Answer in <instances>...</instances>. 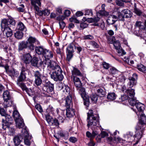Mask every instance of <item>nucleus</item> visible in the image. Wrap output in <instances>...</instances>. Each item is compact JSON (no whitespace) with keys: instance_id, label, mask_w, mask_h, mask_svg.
<instances>
[{"instance_id":"nucleus-5","label":"nucleus","mask_w":146,"mask_h":146,"mask_svg":"<svg viewBox=\"0 0 146 146\" xmlns=\"http://www.w3.org/2000/svg\"><path fill=\"white\" fill-rule=\"evenodd\" d=\"M40 64L44 67L47 68L49 70H53L57 65L54 61H52L49 58H45L43 61H41Z\"/></svg>"},{"instance_id":"nucleus-1","label":"nucleus","mask_w":146,"mask_h":146,"mask_svg":"<svg viewBox=\"0 0 146 146\" xmlns=\"http://www.w3.org/2000/svg\"><path fill=\"white\" fill-rule=\"evenodd\" d=\"M87 126L88 127L91 126H96L99 123V117L98 114H94L92 110H90L87 113Z\"/></svg>"},{"instance_id":"nucleus-49","label":"nucleus","mask_w":146,"mask_h":146,"mask_svg":"<svg viewBox=\"0 0 146 146\" xmlns=\"http://www.w3.org/2000/svg\"><path fill=\"white\" fill-rule=\"evenodd\" d=\"M46 111L48 113L53 114L54 113V110L52 106L50 105L47 108Z\"/></svg>"},{"instance_id":"nucleus-32","label":"nucleus","mask_w":146,"mask_h":146,"mask_svg":"<svg viewBox=\"0 0 146 146\" xmlns=\"http://www.w3.org/2000/svg\"><path fill=\"white\" fill-rule=\"evenodd\" d=\"M35 49L36 53L38 54L43 55L44 51L45 49H44L42 47L39 46L35 47Z\"/></svg>"},{"instance_id":"nucleus-27","label":"nucleus","mask_w":146,"mask_h":146,"mask_svg":"<svg viewBox=\"0 0 146 146\" xmlns=\"http://www.w3.org/2000/svg\"><path fill=\"white\" fill-rule=\"evenodd\" d=\"M72 97L71 96L69 95L66 98L65 106L66 108H69L72 104Z\"/></svg>"},{"instance_id":"nucleus-54","label":"nucleus","mask_w":146,"mask_h":146,"mask_svg":"<svg viewBox=\"0 0 146 146\" xmlns=\"http://www.w3.org/2000/svg\"><path fill=\"white\" fill-rule=\"evenodd\" d=\"M102 65L104 68L106 70H108L110 67V64L105 62H102Z\"/></svg>"},{"instance_id":"nucleus-56","label":"nucleus","mask_w":146,"mask_h":146,"mask_svg":"<svg viewBox=\"0 0 146 146\" xmlns=\"http://www.w3.org/2000/svg\"><path fill=\"white\" fill-rule=\"evenodd\" d=\"M100 18L98 16L95 17L94 18H90L89 19L88 21H90L91 22H97L99 21Z\"/></svg>"},{"instance_id":"nucleus-24","label":"nucleus","mask_w":146,"mask_h":146,"mask_svg":"<svg viewBox=\"0 0 146 146\" xmlns=\"http://www.w3.org/2000/svg\"><path fill=\"white\" fill-rule=\"evenodd\" d=\"M17 127L19 129L23 128L25 124L24 123L23 119L21 118L16 120L15 121Z\"/></svg>"},{"instance_id":"nucleus-63","label":"nucleus","mask_w":146,"mask_h":146,"mask_svg":"<svg viewBox=\"0 0 146 146\" xmlns=\"http://www.w3.org/2000/svg\"><path fill=\"white\" fill-rule=\"evenodd\" d=\"M69 141L73 143H75L78 140L77 138L74 137H71L69 139Z\"/></svg>"},{"instance_id":"nucleus-4","label":"nucleus","mask_w":146,"mask_h":146,"mask_svg":"<svg viewBox=\"0 0 146 146\" xmlns=\"http://www.w3.org/2000/svg\"><path fill=\"white\" fill-rule=\"evenodd\" d=\"M145 123L144 121H140L139 123L137 124L136 127V134L133 136H131L134 139L136 138L137 140H139L141 139L142 137V135L143 131V125H145Z\"/></svg>"},{"instance_id":"nucleus-40","label":"nucleus","mask_w":146,"mask_h":146,"mask_svg":"<svg viewBox=\"0 0 146 146\" xmlns=\"http://www.w3.org/2000/svg\"><path fill=\"white\" fill-rule=\"evenodd\" d=\"M77 89H79V92L81 96L84 99V97L86 95L85 89L83 88H77Z\"/></svg>"},{"instance_id":"nucleus-57","label":"nucleus","mask_w":146,"mask_h":146,"mask_svg":"<svg viewBox=\"0 0 146 146\" xmlns=\"http://www.w3.org/2000/svg\"><path fill=\"white\" fill-rule=\"evenodd\" d=\"M83 38L84 40H92L94 38V37L91 35H88L83 36Z\"/></svg>"},{"instance_id":"nucleus-30","label":"nucleus","mask_w":146,"mask_h":146,"mask_svg":"<svg viewBox=\"0 0 146 146\" xmlns=\"http://www.w3.org/2000/svg\"><path fill=\"white\" fill-rule=\"evenodd\" d=\"M9 76L11 77H17L18 76L19 73L17 72H16L15 70H10L7 73Z\"/></svg>"},{"instance_id":"nucleus-31","label":"nucleus","mask_w":146,"mask_h":146,"mask_svg":"<svg viewBox=\"0 0 146 146\" xmlns=\"http://www.w3.org/2000/svg\"><path fill=\"white\" fill-rule=\"evenodd\" d=\"M135 106L138 111L139 112H142L144 110L145 106L141 103H137L136 104Z\"/></svg>"},{"instance_id":"nucleus-11","label":"nucleus","mask_w":146,"mask_h":146,"mask_svg":"<svg viewBox=\"0 0 146 146\" xmlns=\"http://www.w3.org/2000/svg\"><path fill=\"white\" fill-rule=\"evenodd\" d=\"M138 78V75L136 73H134L132 77H129V82L128 84L129 88H131L135 85L136 82V80Z\"/></svg>"},{"instance_id":"nucleus-10","label":"nucleus","mask_w":146,"mask_h":146,"mask_svg":"<svg viewBox=\"0 0 146 146\" xmlns=\"http://www.w3.org/2000/svg\"><path fill=\"white\" fill-rule=\"evenodd\" d=\"M37 41L36 38L32 36L29 37L27 41L28 45V48L31 50H33L35 47L34 44Z\"/></svg>"},{"instance_id":"nucleus-15","label":"nucleus","mask_w":146,"mask_h":146,"mask_svg":"<svg viewBox=\"0 0 146 146\" xmlns=\"http://www.w3.org/2000/svg\"><path fill=\"white\" fill-rule=\"evenodd\" d=\"M73 80L74 86L76 88H80L82 87V83L80 79L78 77L71 78Z\"/></svg>"},{"instance_id":"nucleus-6","label":"nucleus","mask_w":146,"mask_h":146,"mask_svg":"<svg viewBox=\"0 0 146 146\" xmlns=\"http://www.w3.org/2000/svg\"><path fill=\"white\" fill-rule=\"evenodd\" d=\"M26 74L20 73L17 79V84L18 86L21 88L23 90L27 91L28 90V89L25 84L23 82L25 80Z\"/></svg>"},{"instance_id":"nucleus-9","label":"nucleus","mask_w":146,"mask_h":146,"mask_svg":"<svg viewBox=\"0 0 146 146\" xmlns=\"http://www.w3.org/2000/svg\"><path fill=\"white\" fill-rule=\"evenodd\" d=\"M44 87L46 88V91L48 93L52 94L54 92V84L48 81H46L44 85Z\"/></svg>"},{"instance_id":"nucleus-13","label":"nucleus","mask_w":146,"mask_h":146,"mask_svg":"<svg viewBox=\"0 0 146 146\" xmlns=\"http://www.w3.org/2000/svg\"><path fill=\"white\" fill-rule=\"evenodd\" d=\"M71 74V78L78 77V76H83L82 74L78 68L75 67H74L73 69L72 70Z\"/></svg>"},{"instance_id":"nucleus-28","label":"nucleus","mask_w":146,"mask_h":146,"mask_svg":"<svg viewBox=\"0 0 146 146\" xmlns=\"http://www.w3.org/2000/svg\"><path fill=\"white\" fill-rule=\"evenodd\" d=\"M122 12L123 13L125 17L128 18H130L132 16V13L131 11L127 9H124L122 11Z\"/></svg>"},{"instance_id":"nucleus-17","label":"nucleus","mask_w":146,"mask_h":146,"mask_svg":"<svg viewBox=\"0 0 146 146\" xmlns=\"http://www.w3.org/2000/svg\"><path fill=\"white\" fill-rule=\"evenodd\" d=\"M32 56L29 53H27L23 56L22 60L26 64L30 63L31 61Z\"/></svg>"},{"instance_id":"nucleus-29","label":"nucleus","mask_w":146,"mask_h":146,"mask_svg":"<svg viewBox=\"0 0 146 146\" xmlns=\"http://www.w3.org/2000/svg\"><path fill=\"white\" fill-rule=\"evenodd\" d=\"M17 29L20 31L25 32L27 31V29L24 24L21 22H19L17 25Z\"/></svg>"},{"instance_id":"nucleus-34","label":"nucleus","mask_w":146,"mask_h":146,"mask_svg":"<svg viewBox=\"0 0 146 146\" xmlns=\"http://www.w3.org/2000/svg\"><path fill=\"white\" fill-rule=\"evenodd\" d=\"M5 121L8 123L9 124H11L13 121V119L11 117L10 115L7 114L4 116V118Z\"/></svg>"},{"instance_id":"nucleus-43","label":"nucleus","mask_w":146,"mask_h":146,"mask_svg":"<svg viewBox=\"0 0 146 146\" xmlns=\"http://www.w3.org/2000/svg\"><path fill=\"white\" fill-rule=\"evenodd\" d=\"M97 94L100 97H103L105 95V92L102 89L100 88L97 90Z\"/></svg>"},{"instance_id":"nucleus-14","label":"nucleus","mask_w":146,"mask_h":146,"mask_svg":"<svg viewBox=\"0 0 146 146\" xmlns=\"http://www.w3.org/2000/svg\"><path fill=\"white\" fill-rule=\"evenodd\" d=\"M108 40L110 44H112L113 43V46L116 49L118 50L120 49V44L119 41L117 40L114 42L113 38L111 37L108 38Z\"/></svg>"},{"instance_id":"nucleus-50","label":"nucleus","mask_w":146,"mask_h":146,"mask_svg":"<svg viewBox=\"0 0 146 146\" xmlns=\"http://www.w3.org/2000/svg\"><path fill=\"white\" fill-rule=\"evenodd\" d=\"M42 80L41 78H35V83L37 86H40L42 84Z\"/></svg>"},{"instance_id":"nucleus-2","label":"nucleus","mask_w":146,"mask_h":146,"mask_svg":"<svg viewBox=\"0 0 146 146\" xmlns=\"http://www.w3.org/2000/svg\"><path fill=\"white\" fill-rule=\"evenodd\" d=\"M53 70H54V71L50 73L51 78L55 81H62L64 77L62 73V71L60 66L57 65Z\"/></svg>"},{"instance_id":"nucleus-59","label":"nucleus","mask_w":146,"mask_h":146,"mask_svg":"<svg viewBox=\"0 0 146 146\" xmlns=\"http://www.w3.org/2000/svg\"><path fill=\"white\" fill-rule=\"evenodd\" d=\"M59 135L62 137H66L68 136V133L67 132H65L63 131H60L59 133Z\"/></svg>"},{"instance_id":"nucleus-23","label":"nucleus","mask_w":146,"mask_h":146,"mask_svg":"<svg viewBox=\"0 0 146 146\" xmlns=\"http://www.w3.org/2000/svg\"><path fill=\"white\" fill-rule=\"evenodd\" d=\"M126 94L129 97V98H132L134 97L135 95V90L131 88L125 90Z\"/></svg>"},{"instance_id":"nucleus-26","label":"nucleus","mask_w":146,"mask_h":146,"mask_svg":"<svg viewBox=\"0 0 146 146\" xmlns=\"http://www.w3.org/2000/svg\"><path fill=\"white\" fill-rule=\"evenodd\" d=\"M28 48V45L26 41H23L19 43L18 46V50H22L24 49Z\"/></svg>"},{"instance_id":"nucleus-64","label":"nucleus","mask_w":146,"mask_h":146,"mask_svg":"<svg viewBox=\"0 0 146 146\" xmlns=\"http://www.w3.org/2000/svg\"><path fill=\"white\" fill-rule=\"evenodd\" d=\"M35 108L40 112L42 111V109L41 106L39 104H37L35 106Z\"/></svg>"},{"instance_id":"nucleus-7","label":"nucleus","mask_w":146,"mask_h":146,"mask_svg":"<svg viewBox=\"0 0 146 146\" xmlns=\"http://www.w3.org/2000/svg\"><path fill=\"white\" fill-rule=\"evenodd\" d=\"M16 24L15 21L13 19H4L1 20V27L2 29L9 28V25H15Z\"/></svg>"},{"instance_id":"nucleus-36","label":"nucleus","mask_w":146,"mask_h":146,"mask_svg":"<svg viewBox=\"0 0 146 146\" xmlns=\"http://www.w3.org/2000/svg\"><path fill=\"white\" fill-rule=\"evenodd\" d=\"M132 98H129L128 102L129 104L132 106H136V104L137 103V100L136 98L134 97H132Z\"/></svg>"},{"instance_id":"nucleus-16","label":"nucleus","mask_w":146,"mask_h":146,"mask_svg":"<svg viewBox=\"0 0 146 146\" xmlns=\"http://www.w3.org/2000/svg\"><path fill=\"white\" fill-rule=\"evenodd\" d=\"M117 19V17L115 15L110 16L107 19V23L109 25H112L116 21Z\"/></svg>"},{"instance_id":"nucleus-51","label":"nucleus","mask_w":146,"mask_h":146,"mask_svg":"<svg viewBox=\"0 0 146 146\" xmlns=\"http://www.w3.org/2000/svg\"><path fill=\"white\" fill-rule=\"evenodd\" d=\"M46 119L49 125L50 124H51V122L52 121L53 119L49 114H48L46 115Z\"/></svg>"},{"instance_id":"nucleus-18","label":"nucleus","mask_w":146,"mask_h":146,"mask_svg":"<svg viewBox=\"0 0 146 146\" xmlns=\"http://www.w3.org/2000/svg\"><path fill=\"white\" fill-rule=\"evenodd\" d=\"M66 115L68 117L70 118L74 116L75 115V110L72 108H67Z\"/></svg>"},{"instance_id":"nucleus-35","label":"nucleus","mask_w":146,"mask_h":146,"mask_svg":"<svg viewBox=\"0 0 146 146\" xmlns=\"http://www.w3.org/2000/svg\"><path fill=\"white\" fill-rule=\"evenodd\" d=\"M75 48L74 44L72 43H70L67 48V52L73 53L74 52V48Z\"/></svg>"},{"instance_id":"nucleus-45","label":"nucleus","mask_w":146,"mask_h":146,"mask_svg":"<svg viewBox=\"0 0 146 146\" xmlns=\"http://www.w3.org/2000/svg\"><path fill=\"white\" fill-rule=\"evenodd\" d=\"M107 98L110 100H115L116 98V95L114 93H111L108 94Z\"/></svg>"},{"instance_id":"nucleus-19","label":"nucleus","mask_w":146,"mask_h":146,"mask_svg":"<svg viewBox=\"0 0 146 146\" xmlns=\"http://www.w3.org/2000/svg\"><path fill=\"white\" fill-rule=\"evenodd\" d=\"M100 5H98L95 9V10L97 12V14H100L102 16H107L109 15V13L106 11L105 10L104 11H99V9H100Z\"/></svg>"},{"instance_id":"nucleus-62","label":"nucleus","mask_w":146,"mask_h":146,"mask_svg":"<svg viewBox=\"0 0 146 146\" xmlns=\"http://www.w3.org/2000/svg\"><path fill=\"white\" fill-rule=\"evenodd\" d=\"M85 15H91L92 16L93 15L92 11V10L87 9L85 11Z\"/></svg>"},{"instance_id":"nucleus-58","label":"nucleus","mask_w":146,"mask_h":146,"mask_svg":"<svg viewBox=\"0 0 146 146\" xmlns=\"http://www.w3.org/2000/svg\"><path fill=\"white\" fill-rule=\"evenodd\" d=\"M50 13V11L49 10L47 9H45L43 11H42L41 12V14L40 13V15H43L44 16L48 15Z\"/></svg>"},{"instance_id":"nucleus-3","label":"nucleus","mask_w":146,"mask_h":146,"mask_svg":"<svg viewBox=\"0 0 146 146\" xmlns=\"http://www.w3.org/2000/svg\"><path fill=\"white\" fill-rule=\"evenodd\" d=\"M53 70H54V71L50 73L51 78L55 81H62L64 77L62 73V71L60 66L57 65Z\"/></svg>"},{"instance_id":"nucleus-39","label":"nucleus","mask_w":146,"mask_h":146,"mask_svg":"<svg viewBox=\"0 0 146 146\" xmlns=\"http://www.w3.org/2000/svg\"><path fill=\"white\" fill-rule=\"evenodd\" d=\"M13 116L14 118L15 121L21 118V117L20 115L19 112L17 110H14L13 112Z\"/></svg>"},{"instance_id":"nucleus-33","label":"nucleus","mask_w":146,"mask_h":146,"mask_svg":"<svg viewBox=\"0 0 146 146\" xmlns=\"http://www.w3.org/2000/svg\"><path fill=\"white\" fill-rule=\"evenodd\" d=\"M15 36L16 38L18 39H21L23 36V34L21 31L17 30L16 32L15 33Z\"/></svg>"},{"instance_id":"nucleus-46","label":"nucleus","mask_w":146,"mask_h":146,"mask_svg":"<svg viewBox=\"0 0 146 146\" xmlns=\"http://www.w3.org/2000/svg\"><path fill=\"white\" fill-rule=\"evenodd\" d=\"M92 103H96L98 100V96L96 94H92L90 98Z\"/></svg>"},{"instance_id":"nucleus-8","label":"nucleus","mask_w":146,"mask_h":146,"mask_svg":"<svg viewBox=\"0 0 146 146\" xmlns=\"http://www.w3.org/2000/svg\"><path fill=\"white\" fill-rule=\"evenodd\" d=\"M22 133L23 135V138H24V142L25 145L29 146L31 144V142L30 141V138L31 137L28 132L26 129V127L23 128Z\"/></svg>"},{"instance_id":"nucleus-60","label":"nucleus","mask_w":146,"mask_h":146,"mask_svg":"<svg viewBox=\"0 0 146 146\" xmlns=\"http://www.w3.org/2000/svg\"><path fill=\"white\" fill-rule=\"evenodd\" d=\"M89 44L95 48H98L99 47V46L98 44L94 41L90 42Z\"/></svg>"},{"instance_id":"nucleus-61","label":"nucleus","mask_w":146,"mask_h":146,"mask_svg":"<svg viewBox=\"0 0 146 146\" xmlns=\"http://www.w3.org/2000/svg\"><path fill=\"white\" fill-rule=\"evenodd\" d=\"M115 2L116 4L118 6H123L124 5L123 2L122 0H116Z\"/></svg>"},{"instance_id":"nucleus-25","label":"nucleus","mask_w":146,"mask_h":146,"mask_svg":"<svg viewBox=\"0 0 146 146\" xmlns=\"http://www.w3.org/2000/svg\"><path fill=\"white\" fill-rule=\"evenodd\" d=\"M5 35L7 37H11L13 35V32L11 29L9 28H7L3 29Z\"/></svg>"},{"instance_id":"nucleus-44","label":"nucleus","mask_w":146,"mask_h":146,"mask_svg":"<svg viewBox=\"0 0 146 146\" xmlns=\"http://www.w3.org/2000/svg\"><path fill=\"white\" fill-rule=\"evenodd\" d=\"M2 128L4 130H6L7 128L10 125V124L5 121L4 119L2 118Z\"/></svg>"},{"instance_id":"nucleus-20","label":"nucleus","mask_w":146,"mask_h":146,"mask_svg":"<svg viewBox=\"0 0 146 146\" xmlns=\"http://www.w3.org/2000/svg\"><path fill=\"white\" fill-rule=\"evenodd\" d=\"M3 97L4 102L7 103L8 100L11 99V96L9 92L7 90L4 92L3 94Z\"/></svg>"},{"instance_id":"nucleus-47","label":"nucleus","mask_w":146,"mask_h":146,"mask_svg":"<svg viewBox=\"0 0 146 146\" xmlns=\"http://www.w3.org/2000/svg\"><path fill=\"white\" fill-rule=\"evenodd\" d=\"M51 123L50 124V125H54L57 127H59V122L56 118H55L54 119H52Z\"/></svg>"},{"instance_id":"nucleus-53","label":"nucleus","mask_w":146,"mask_h":146,"mask_svg":"<svg viewBox=\"0 0 146 146\" xmlns=\"http://www.w3.org/2000/svg\"><path fill=\"white\" fill-rule=\"evenodd\" d=\"M66 55V60L68 61H69L72 58L73 56V53L67 52Z\"/></svg>"},{"instance_id":"nucleus-42","label":"nucleus","mask_w":146,"mask_h":146,"mask_svg":"<svg viewBox=\"0 0 146 146\" xmlns=\"http://www.w3.org/2000/svg\"><path fill=\"white\" fill-rule=\"evenodd\" d=\"M110 74L112 75L117 74L118 72V70L115 68L113 67H110L109 70Z\"/></svg>"},{"instance_id":"nucleus-21","label":"nucleus","mask_w":146,"mask_h":146,"mask_svg":"<svg viewBox=\"0 0 146 146\" xmlns=\"http://www.w3.org/2000/svg\"><path fill=\"white\" fill-rule=\"evenodd\" d=\"M98 134V132L96 131H93L92 133H91L89 131L86 132V136L90 139V142L91 141H93L91 140L94 138L96 135Z\"/></svg>"},{"instance_id":"nucleus-48","label":"nucleus","mask_w":146,"mask_h":146,"mask_svg":"<svg viewBox=\"0 0 146 146\" xmlns=\"http://www.w3.org/2000/svg\"><path fill=\"white\" fill-rule=\"evenodd\" d=\"M42 76V74L38 71H36L34 72V76L35 78H41Z\"/></svg>"},{"instance_id":"nucleus-22","label":"nucleus","mask_w":146,"mask_h":146,"mask_svg":"<svg viewBox=\"0 0 146 146\" xmlns=\"http://www.w3.org/2000/svg\"><path fill=\"white\" fill-rule=\"evenodd\" d=\"M44 55L45 58H51L53 57V54L52 52L49 50L45 49L44 51V53L43 55Z\"/></svg>"},{"instance_id":"nucleus-12","label":"nucleus","mask_w":146,"mask_h":146,"mask_svg":"<svg viewBox=\"0 0 146 146\" xmlns=\"http://www.w3.org/2000/svg\"><path fill=\"white\" fill-rule=\"evenodd\" d=\"M23 139V136L22 133L15 136L13 139V141L15 146L20 144Z\"/></svg>"},{"instance_id":"nucleus-41","label":"nucleus","mask_w":146,"mask_h":146,"mask_svg":"<svg viewBox=\"0 0 146 146\" xmlns=\"http://www.w3.org/2000/svg\"><path fill=\"white\" fill-rule=\"evenodd\" d=\"M118 13L117 19H118L120 21H124V17H125L124 15L123 14V13L122 12V11L120 12L119 11H117Z\"/></svg>"},{"instance_id":"nucleus-52","label":"nucleus","mask_w":146,"mask_h":146,"mask_svg":"<svg viewBox=\"0 0 146 146\" xmlns=\"http://www.w3.org/2000/svg\"><path fill=\"white\" fill-rule=\"evenodd\" d=\"M61 90L64 92L69 94L70 91V89L68 86H63V87Z\"/></svg>"},{"instance_id":"nucleus-55","label":"nucleus","mask_w":146,"mask_h":146,"mask_svg":"<svg viewBox=\"0 0 146 146\" xmlns=\"http://www.w3.org/2000/svg\"><path fill=\"white\" fill-rule=\"evenodd\" d=\"M9 130L8 133L10 135H13L15 133V129L13 127H9L7 128Z\"/></svg>"},{"instance_id":"nucleus-38","label":"nucleus","mask_w":146,"mask_h":146,"mask_svg":"<svg viewBox=\"0 0 146 146\" xmlns=\"http://www.w3.org/2000/svg\"><path fill=\"white\" fill-rule=\"evenodd\" d=\"M31 62L33 66H37L38 63V58L35 56H34L33 58H32Z\"/></svg>"},{"instance_id":"nucleus-37","label":"nucleus","mask_w":146,"mask_h":146,"mask_svg":"<svg viewBox=\"0 0 146 146\" xmlns=\"http://www.w3.org/2000/svg\"><path fill=\"white\" fill-rule=\"evenodd\" d=\"M138 70L143 73H146V67L142 64H139L137 66Z\"/></svg>"}]
</instances>
